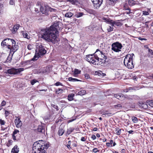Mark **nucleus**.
Segmentation results:
<instances>
[{
	"label": "nucleus",
	"mask_w": 153,
	"mask_h": 153,
	"mask_svg": "<svg viewBox=\"0 0 153 153\" xmlns=\"http://www.w3.org/2000/svg\"><path fill=\"white\" fill-rule=\"evenodd\" d=\"M61 24L60 22L56 21L50 27L42 30L40 32L41 38L48 42L53 44L57 43L59 41L58 30Z\"/></svg>",
	"instance_id": "nucleus-1"
},
{
	"label": "nucleus",
	"mask_w": 153,
	"mask_h": 153,
	"mask_svg": "<svg viewBox=\"0 0 153 153\" xmlns=\"http://www.w3.org/2000/svg\"><path fill=\"white\" fill-rule=\"evenodd\" d=\"M1 46L4 47H7V48L10 49V55L13 56V53L18 49V46L16 44L15 41L13 39H6L1 42Z\"/></svg>",
	"instance_id": "nucleus-2"
},
{
	"label": "nucleus",
	"mask_w": 153,
	"mask_h": 153,
	"mask_svg": "<svg viewBox=\"0 0 153 153\" xmlns=\"http://www.w3.org/2000/svg\"><path fill=\"white\" fill-rule=\"evenodd\" d=\"M46 53V50L42 44L40 43H37L36 45L35 54L31 60L35 61L37 60L41 56L45 54Z\"/></svg>",
	"instance_id": "nucleus-3"
},
{
	"label": "nucleus",
	"mask_w": 153,
	"mask_h": 153,
	"mask_svg": "<svg viewBox=\"0 0 153 153\" xmlns=\"http://www.w3.org/2000/svg\"><path fill=\"white\" fill-rule=\"evenodd\" d=\"M134 55L133 53L131 54H128L126 56L124 59V64L128 69H132L134 67L132 62L133 56Z\"/></svg>",
	"instance_id": "nucleus-4"
},
{
	"label": "nucleus",
	"mask_w": 153,
	"mask_h": 153,
	"mask_svg": "<svg viewBox=\"0 0 153 153\" xmlns=\"http://www.w3.org/2000/svg\"><path fill=\"white\" fill-rule=\"evenodd\" d=\"M95 56H96V60L98 61L99 59H107V56L103 52L100 51L98 50H97L95 53Z\"/></svg>",
	"instance_id": "nucleus-5"
},
{
	"label": "nucleus",
	"mask_w": 153,
	"mask_h": 153,
	"mask_svg": "<svg viewBox=\"0 0 153 153\" xmlns=\"http://www.w3.org/2000/svg\"><path fill=\"white\" fill-rule=\"evenodd\" d=\"M111 46L112 50L115 52H119L121 51V49L122 47V44L118 42L113 43Z\"/></svg>",
	"instance_id": "nucleus-6"
},
{
	"label": "nucleus",
	"mask_w": 153,
	"mask_h": 153,
	"mask_svg": "<svg viewBox=\"0 0 153 153\" xmlns=\"http://www.w3.org/2000/svg\"><path fill=\"white\" fill-rule=\"evenodd\" d=\"M24 70V68H12L7 70V72L10 74H18Z\"/></svg>",
	"instance_id": "nucleus-7"
},
{
	"label": "nucleus",
	"mask_w": 153,
	"mask_h": 153,
	"mask_svg": "<svg viewBox=\"0 0 153 153\" xmlns=\"http://www.w3.org/2000/svg\"><path fill=\"white\" fill-rule=\"evenodd\" d=\"M87 60L90 63L94 65H96L97 64L96 58L95 54H89L86 56Z\"/></svg>",
	"instance_id": "nucleus-8"
},
{
	"label": "nucleus",
	"mask_w": 153,
	"mask_h": 153,
	"mask_svg": "<svg viewBox=\"0 0 153 153\" xmlns=\"http://www.w3.org/2000/svg\"><path fill=\"white\" fill-rule=\"evenodd\" d=\"M94 4V7L97 8L99 7L102 3L103 0H91Z\"/></svg>",
	"instance_id": "nucleus-9"
},
{
	"label": "nucleus",
	"mask_w": 153,
	"mask_h": 153,
	"mask_svg": "<svg viewBox=\"0 0 153 153\" xmlns=\"http://www.w3.org/2000/svg\"><path fill=\"white\" fill-rule=\"evenodd\" d=\"M47 7H49L48 5H45L44 7L42 6L40 7V10L41 11L43 14H44L45 15H48L49 14L48 13V9Z\"/></svg>",
	"instance_id": "nucleus-10"
},
{
	"label": "nucleus",
	"mask_w": 153,
	"mask_h": 153,
	"mask_svg": "<svg viewBox=\"0 0 153 153\" xmlns=\"http://www.w3.org/2000/svg\"><path fill=\"white\" fill-rule=\"evenodd\" d=\"M16 126V127L18 128L21 127L22 125V121L20 120V118L17 117L14 120Z\"/></svg>",
	"instance_id": "nucleus-11"
},
{
	"label": "nucleus",
	"mask_w": 153,
	"mask_h": 153,
	"mask_svg": "<svg viewBox=\"0 0 153 153\" xmlns=\"http://www.w3.org/2000/svg\"><path fill=\"white\" fill-rule=\"evenodd\" d=\"M114 96L117 99L121 101L123 100L126 97L124 95L121 93L114 94Z\"/></svg>",
	"instance_id": "nucleus-12"
},
{
	"label": "nucleus",
	"mask_w": 153,
	"mask_h": 153,
	"mask_svg": "<svg viewBox=\"0 0 153 153\" xmlns=\"http://www.w3.org/2000/svg\"><path fill=\"white\" fill-rule=\"evenodd\" d=\"M114 114L109 112L108 111H106L102 113V115L103 117H108L112 116Z\"/></svg>",
	"instance_id": "nucleus-13"
},
{
	"label": "nucleus",
	"mask_w": 153,
	"mask_h": 153,
	"mask_svg": "<svg viewBox=\"0 0 153 153\" xmlns=\"http://www.w3.org/2000/svg\"><path fill=\"white\" fill-rule=\"evenodd\" d=\"M111 25L112 26H114V25L116 26H120L122 25L121 23L118 22H115L112 20V22H111Z\"/></svg>",
	"instance_id": "nucleus-14"
},
{
	"label": "nucleus",
	"mask_w": 153,
	"mask_h": 153,
	"mask_svg": "<svg viewBox=\"0 0 153 153\" xmlns=\"http://www.w3.org/2000/svg\"><path fill=\"white\" fill-rule=\"evenodd\" d=\"M19 132V131L17 129H15L13 132V138L14 140H16V136H17V134Z\"/></svg>",
	"instance_id": "nucleus-15"
},
{
	"label": "nucleus",
	"mask_w": 153,
	"mask_h": 153,
	"mask_svg": "<svg viewBox=\"0 0 153 153\" xmlns=\"http://www.w3.org/2000/svg\"><path fill=\"white\" fill-rule=\"evenodd\" d=\"M37 131L38 132L41 133H44L45 132V129L44 128L41 126H39L37 128Z\"/></svg>",
	"instance_id": "nucleus-16"
},
{
	"label": "nucleus",
	"mask_w": 153,
	"mask_h": 153,
	"mask_svg": "<svg viewBox=\"0 0 153 153\" xmlns=\"http://www.w3.org/2000/svg\"><path fill=\"white\" fill-rule=\"evenodd\" d=\"M80 70L77 69H75L74 71L73 76L75 77H77L78 74H80Z\"/></svg>",
	"instance_id": "nucleus-17"
},
{
	"label": "nucleus",
	"mask_w": 153,
	"mask_h": 153,
	"mask_svg": "<svg viewBox=\"0 0 153 153\" xmlns=\"http://www.w3.org/2000/svg\"><path fill=\"white\" fill-rule=\"evenodd\" d=\"M19 151V149L18 148V146L16 145L11 150V153H18Z\"/></svg>",
	"instance_id": "nucleus-18"
},
{
	"label": "nucleus",
	"mask_w": 153,
	"mask_h": 153,
	"mask_svg": "<svg viewBox=\"0 0 153 153\" xmlns=\"http://www.w3.org/2000/svg\"><path fill=\"white\" fill-rule=\"evenodd\" d=\"M65 130L61 127L59 128L58 134L59 136H62L64 134Z\"/></svg>",
	"instance_id": "nucleus-19"
},
{
	"label": "nucleus",
	"mask_w": 153,
	"mask_h": 153,
	"mask_svg": "<svg viewBox=\"0 0 153 153\" xmlns=\"http://www.w3.org/2000/svg\"><path fill=\"white\" fill-rule=\"evenodd\" d=\"M74 94H71L68 95V99L69 101H71L73 100L74 97Z\"/></svg>",
	"instance_id": "nucleus-20"
},
{
	"label": "nucleus",
	"mask_w": 153,
	"mask_h": 153,
	"mask_svg": "<svg viewBox=\"0 0 153 153\" xmlns=\"http://www.w3.org/2000/svg\"><path fill=\"white\" fill-rule=\"evenodd\" d=\"M74 130V128H69L68 129L66 132L67 134L68 135H69L70 134L71 132H72Z\"/></svg>",
	"instance_id": "nucleus-21"
},
{
	"label": "nucleus",
	"mask_w": 153,
	"mask_h": 153,
	"mask_svg": "<svg viewBox=\"0 0 153 153\" xmlns=\"http://www.w3.org/2000/svg\"><path fill=\"white\" fill-rule=\"evenodd\" d=\"M153 55V51L152 50L149 48L148 53L147 54V56L149 57H152Z\"/></svg>",
	"instance_id": "nucleus-22"
},
{
	"label": "nucleus",
	"mask_w": 153,
	"mask_h": 153,
	"mask_svg": "<svg viewBox=\"0 0 153 153\" xmlns=\"http://www.w3.org/2000/svg\"><path fill=\"white\" fill-rule=\"evenodd\" d=\"M73 15V13L71 12H68L66 13L65 15V17L67 18H70L72 17Z\"/></svg>",
	"instance_id": "nucleus-23"
},
{
	"label": "nucleus",
	"mask_w": 153,
	"mask_h": 153,
	"mask_svg": "<svg viewBox=\"0 0 153 153\" xmlns=\"http://www.w3.org/2000/svg\"><path fill=\"white\" fill-rule=\"evenodd\" d=\"M84 13L82 12H78L75 15V16L76 18H79L82 16Z\"/></svg>",
	"instance_id": "nucleus-24"
},
{
	"label": "nucleus",
	"mask_w": 153,
	"mask_h": 153,
	"mask_svg": "<svg viewBox=\"0 0 153 153\" xmlns=\"http://www.w3.org/2000/svg\"><path fill=\"white\" fill-rule=\"evenodd\" d=\"M19 25L18 24H17L15 25L13 27V29L12 30V31L13 32H16L18 29L19 28Z\"/></svg>",
	"instance_id": "nucleus-25"
},
{
	"label": "nucleus",
	"mask_w": 153,
	"mask_h": 153,
	"mask_svg": "<svg viewBox=\"0 0 153 153\" xmlns=\"http://www.w3.org/2000/svg\"><path fill=\"white\" fill-rule=\"evenodd\" d=\"M103 20L105 21L107 23L111 25V22H112V20H111L110 19L107 18H103Z\"/></svg>",
	"instance_id": "nucleus-26"
},
{
	"label": "nucleus",
	"mask_w": 153,
	"mask_h": 153,
	"mask_svg": "<svg viewBox=\"0 0 153 153\" xmlns=\"http://www.w3.org/2000/svg\"><path fill=\"white\" fill-rule=\"evenodd\" d=\"M68 80L69 81H72V82H76V81H81V80L78 79H77L73 78L71 77H69L68 78Z\"/></svg>",
	"instance_id": "nucleus-27"
},
{
	"label": "nucleus",
	"mask_w": 153,
	"mask_h": 153,
	"mask_svg": "<svg viewBox=\"0 0 153 153\" xmlns=\"http://www.w3.org/2000/svg\"><path fill=\"white\" fill-rule=\"evenodd\" d=\"M151 12L149 9H148V11H142L143 15L145 16L148 15L149 14V13Z\"/></svg>",
	"instance_id": "nucleus-28"
},
{
	"label": "nucleus",
	"mask_w": 153,
	"mask_h": 153,
	"mask_svg": "<svg viewBox=\"0 0 153 153\" xmlns=\"http://www.w3.org/2000/svg\"><path fill=\"white\" fill-rule=\"evenodd\" d=\"M86 93V91L84 90H82L79 91L78 94V95H83L85 94Z\"/></svg>",
	"instance_id": "nucleus-29"
},
{
	"label": "nucleus",
	"mask_w": 153,
	"mask_h": 153,
	"mask_svg": "<svg viewBox=\"0 0 153 153\" xmlns=\"http://www.w3.org/2000/svg\"><path fill=\"white\" fill-rule=\"evenodd\" d=\"M141 107L143 108L146 109L148 108V105L146 104L145 102H142V104H141Z\"/></svg>",
	"instance_id": "nucleus-30"
},
{
	"label": "nucleus",
	"mask_w": 153,
	"mask_h": 153,
	"mask_svg": "<svg viewBox=\"0 0 153 153\" xmlns=\"http://www.w3.org/2000/svg\"><path fill=\"white\" fill-rule=\"evenodd\" d=\"M22 35H23V37L24 38H26L27 39H29V37L28 36L27 32H26L25 31L23 32Z\"/></svg>",
	"instance_id": "nucleus-31"
},
{
	"label": "nucleus",
	"mask_w": 153,
	"mask_h": 153,
	"mask_svg": "<svg viewBox=\"0 0 153 153\" xmlns=\"http://www.w3.org/2000/svg\"><path fill=\"white\" fill-rule=\"evenodd\" d=\"M48 8H47V9H48V12L49 11L50 12H56L57 11V10L56 9H54V8H53L51 7H47Z\"/></svg>",
	"instance_id": "nucleus-32"
},
{
	"label": "nucleus",
	"mask_w": 153,
	"mask_h": 153,
	"mask_svg": "<svg viewBox=\"0 0 153 153\" xmlns=\"http://www.w3.org/2000/svg\"><path fill=\"white\" fill-rule=\"evenodd\" d=\"M128 4L130 5H133L135 4V2L133 0H129Z\"/></svg>",
	"instance_id": "nucleus-33"
},
{
	"label": "nucleus",
	"mask_w": 153,
	"mask_h": 153,
	"mask_svg": "<svg viewBox=\"0 0 153 153\" xmlns=\"http://www.w3.org/2000/svg\"><path fill=\"white\" fill-rule=\"evenodd\" d=\"M131 119L132 121L134 123H136L137 122V119L136 117H132L131 118Z\"/></svg>",
	"instance_id": "nucleus-34"
},
{
	"label": "nucleus",
	"mask_w": 153,
	"mask_h": 153,
	"mask_svg": "<svg viewBox=\"0 0 153 153\" xmlns=\"http://www.w3.org/2000/svg\"><path fill=\"white\" fill-rule=\"evenodd\" d=\"M63 90L61 88H59L58 89L56 90V92L58 94L59 93H62L63 92Z\"/></svg>",
	"instance_id": "nucleus-35"
},
{
	"label": "nucleus",
	"mask_w": 153,
	"mask_h": 153,
	"mask_svg": "<svg viewBox=\"0 0 153 153\" xmlns=\"http://www.w3.org/2000/svg\"><path fill=\"white\" fill-rule=\"evenodd\" d=\"M67 1L71 2L72 4H74L77 2V0H67Z\"/></svg>",
	"instance_id": "nucleus-36"
},
{
	"label": "nucleus",
	"mask_w": 153,
	"mask_h": 153,
	"mask_svg": "<svg viewBox=\"0 0 153 153\" xmlns=\"http://www.w3.org/2000/svg\"><path fill=\"white\" fill-rule=\"evenodd\" d=\"M38 82V81L36 79H33L31 81L30 83L32 85H33L36 83V82Z\"/></svg>",
	"instance_id": "nucleus-37"
},
{
	"label": "nucleus",
	"mask_w": 153,
	"mask_h": 153,
	"mask_svg": "<svg viewBox=\"0 0 153 153\" xmlns=\"http://www.w3.org/2000/svg\"><path fill=\"white\" fill-rule=\"evenodd\" d=\"M115 132L116 134L117 135H120L121 133V130L120 129H116L115 130Z\"/></svg>",
	"instance_id": "nucleus-38"
},
{
	"label": "nucleus",
	"mask_w": 153,
	"mask_h": 153,
	"mask_svg": "<svg viewBox=\"0 0 153 153\" xmlns=\"http://www.w3.org/2000/svg\"><path fill=\"white\" fill-rule=\"evenodd\" d=\"M27 48L29 50H31L33 48V46L31 45H27Z\"/></svg>",
	"instance_id": "nucleus-39"
},
{
	"label": "nucleus",
	"mask_w": 153,
	"mask_h": 153,
	"mask_svg": "<svg viewBox=\"0 0 153 153\" xmlns=\"http://www.w3.org/2000/svg\"><path fill=\"white\" fill-rule=\"evenodd\" d=\"M113 26H109V27L107 28V30L108 32H111L113 30Z\"/></svg>",
	"instance_id": "nucleus-40"
},
{
	"label": "nucleus",
	"mask_w": 153,
	"mask_h": 153,
	"mask_svg": "<svg viewBox=\"0 0 153 153\" xmlns=\"http://www.w3.org/2000/svg\"><path fill=\"white\" fill-rule=\"evenodd\" d=\"M148 103L150 106L153 107V100H150Z\"/></svg>",
	"instance_id": "nucleus-41"
},
{
	"label": "nucleus",
	"mask_w": 153,
	"mask_h": 153,
	"mask_svg": "<svg viewBox=\"0 0 153 153\" xmlns=\"http://www.w3.org/2000/svg\"><path fill=\"white\" fill-rule=\"evenodd\" d=\"M6 104V102L5 101L3 100L1 102V106H2V107L4 106Z\"/></svg>",
	"instance_id": "nucleus-42"
},
{
	"label": "nucleus",
	"mask_w": 153,
	"mask_h": 153,
	"mask_svg": "<svg viewBox=\"0 0 153 153\" xmlns=\"http://www.w3.org/2000/svg\"><path fill=\"white\" fill-rule=\"evenodd\" d=\"M55 85L57 86H58L59 85L62 86V83H61L60 82H57L56 83H55Z\"/></svg>",
	"instance_id": "nucleus-43"
},
{
	"label": "nucleus",
	"mask_w": 153,
	"mask_h": 153,
	"mask_svg": "<svg viewBox=\"0 0 153 153\" xmlns=\"http://www.w3.org/2000/svg\"><path fill=\"white\" fill-rule=\"evenodd\" d=\"M5 122L4 120H2L1 119H0V124L1 125H4Z\"/></svg>",
	"instance_id": "nucleus-44"
},
{
	"label": "nucleus",
	"mask_w": 153,
	"mask_h": 153,
	"mask_svg": "<svg viewBox=\"0 0 153 153\" xmlns=\"http://www.w3.org/2000/svg\"><path fill=\"white\" fill-rule=\"evenodd\" d=\"M85 77L86 79H88L90 78L89 75L87 74H85Z\"/></svg>",
	"instance_id": "nucleus-45"
},
{
	"label": "nucleus",
	"mask_w": 153,
	"mask_h": 153,
	"mask_svg": "<svg viewBox=\"0 0 153 153\" xmlns=\"http://www.w3.org/2000/svg\"><path fill=\"white\" fill-rule=\"evenodd\" d=\"M10 5H13L15 4L14 1L13 0H10Z\"/></svg>",
	"instance_id": "nucleus-46"
},
{
	"label": "nucleus",
	"mask_w": 153,
	"mask_h": 153,
	"mask_svg": "<svg viewBox=\"0 0 153 153\" xmlns=\"http://www.w3.org/2000/svg\"><path fill=\"white\" fill-rule=\"evenodd\" d=\"M93 152L96 153L97 152H99V151L97 148H95L93 149Z\"/></svg>",
	"instance_id": "nucleus-47"
},
{
	"label": "nucleus",
	"mask_w": 153,
	"mask_h": 153,
	"mask_svg": "<svg viewBox=\"0 0 153 153\" xmlns=\"http://www.w3.org/2000/svg\"><path fill=\"white\" fill-rule=\"evenodd\" d=\"M9 114V112L8 111L5 110V114L6 117H7Z\"/></svg>",
	"instance_id": "nucleus-48"
},
{
	"label": "nucleus",
	"mask_w": 153,
	"mask_h": 153,
	"mask_svg": "<svg viewBox=\"0 0 153 153\" xmlns=\"http://www.w3.org/2000/svg\"><path fill=\"white\" fill-rule=\"evenodd\" d=\"M116 108H117L121 107V105L120 104H118L114 106Z\"/></svg>",
	"instance_id": "nucleus-49"
},
{
	"label": "nucleus",
	"mask_w": 153,
	"mask_h": 153,
	"mask_svg": "<svg viewBox=\"0 0 153 153\" xmlns=\"http://www.w3.org/2000/svg\"><path fill=\"white\" fill-rule=\"evenodd\" d=\"M86 138L85 137H82L81 138V140L82 141H85L86 140Z\"/></svg>",
	"instance_id": "nucleus-50"
},
{
	"label": "nucleus",
	"mask_w": 153,
	"mask_h": 153,
	"mask_svg": "<svg viewBox=\"0 0 153 153\" xmlns=\"http://www.w3.org/2000/svg\"><path fill=\"white\" fill-rule=\"evenodd\" d=\"M91 138L94 140H95L96 138V136L94 135H92L91 136Z\"/></svg>",
	"instance_id": "nucleus-51"
},
{
	"label": "nucleus",
	"mask_w": 153,
	"mask_h": 153,
	"mask_svg": "<svg viewBox=\"0 0 153 153\" xmlns=\"http://www.w3.org/2000/svg\"><path fill=\"white\" fill-rule=\"evenodd\" d=\"M53 106H53V107H54V108L56 109L57 110H59L58 107L57 105H53Z\"/></svg>",
	"instance_id": "nucleus-52"
},
{
	"label": "nucleus",
	"mask_w": 153,
	"mask_h": 153,
	"mask_svg": "<svg viewBox=\"0 0 153 153\" xmlns=\"http://www.w3.org/2000/svg\"><path fill=\"white\" fill-rule=\"evenodd\" d=\"M126 10H129L128 11L126 12V13L127 14H129L131 13L130 9L129 8H128L127 9H126Z\"/></svg>",
	"instance_id": "nucleus-53"
},
{
	"label": "nucleus",
	"mask_w": 153,
	"mask_h": 153,
	"mask_svg": "<svg viewBox=\"0 0 153 153\" xmlns=\"http://www.w3.org/2000/svg\"><path fill=\"white\" fill-rule=\"evenodd\" d=\"M97 128H94L93 129V131H97Z\"/></svg>",
	"instance_id": "nucleus-54"
},
{
	"label": "nucleus",
	"mask_w": 153,
	"mask_h": 153,
	"mask_svg": "<svg viewBox=\"0 0 153 153\" xmlns=\"http://www.w3.org/2000/svg\"><path fill=\"white\" fill-rule=\"evenodd\" d=\"M110 144L109 143H106V145L107 146H109L110 145Z\"/></svg>",
	"instance_id": "nucleus-55"
},
{
	"label": "nucleus",
	"mask_w": 153,
	"mask_h": 153,
	"mask_svg": "<svg viewBox=\"0 0 153 153\" xmlns=\"http://www.w3.org/2000/svg\"><path fill=\"white\" fill-rule=\"evenodd\" d=\"M47 91V89H42V90H39V91Z\"/></svg>",
	"instance_id": "nucleus-56"
},
{
	"label": "nucleus",
	"mask_w": 153,
	"mask_h": 153,
	"mask_svg": "<svg viewBox=\"0 0 153 153\" xmlns=\"http://www.w3.org/2000/svg\"><path fill=\"white\" fill-rule=\"evenodd\" d=\"M111 144H112L113 143V140H111L109 141V142Z\"/></svg>",
	"instance_id": "nucleus-57"
},
{
	"label": "nucleus",
	"mask_w": 153,
	"mask_h": 153,
	"mask_svg": "<svg viewBox=\"0 0 153 153\" xmlns=\"http://www.w3.org/2000/svg\"><path fill=\"white\" fill-rule=\"evenodd\" d=\"M137 78V77H136V76H134V77H133V79L135 80H136V79Z\"/></svg>",
	"instance_id": "nucleus-58"
},
{
	"label": "nucleus",
	"mask_w": 153,
	"mask_h": 153,
	"mask_svg": "<svg viewBox=\"0 0 153 153\" xmlns=\"http://www.w3.org/2000/svg\"><path fill=\"white\" fill-rule=\"evenodd\" d=\"M133 131H133L130 130V131H128V132L129 134H131Z\"/></svg>",
	"instance_id": "nucleus-59"
},
{
	"label": "nucleus",
	"mask_w": 153,
	"mask_h": 153,
	"mask_svg": "<svg viewBox=\"0 0 153 153\" xmlns=\"http://www.w3.org/2000/svg\"><path fill=\"white\" fill-rule=\"evenodd\" d=\"M96 136L97 137H100V135L99 134H96Z\"/></svg>",
	"instance_id": "nucleus-60"
},
{
	"label": "nucleus",
	"mask_w": 153,
	"mask_h": 153,
	"mask_svg": "<svg viewBox=\"0 0 153 153\" xmlns=\"http://www.w3.org/2000/svg\"><path fill=\"white\" fill-rule=\"evenodd\" d=\"M117 0H110V1H112L113 2H114L116 1H117Z\"/></svg>",
	"instance_id": "nucleus-61"
},
{
	"label": "nucleus",
	"mask_w": 153,
	"mask_h": 153,
	"mask_svg": "<svg viewBox=\"0 0 153 153\" xmlns=\"http://www.w3.org/2000/svg\"><path fill=\"white\" fill-rule=\"evenodd\" d=\"M128 91H129V90H128V89H125L124 90V91L126 92H128Z\"/></svg>",
	"instance_id": "nucleus-62"
},
{
	"label": "nucleus",
	"mask_w": 153,
	"mask_h": 153,
	"mask_svg": "<svg viewBox=\"0 0 153 153\" xmlns=\"http://www.w3.org/2000/svg\"><path fill=\"white\" fill-rule=\"evenodd\" d=\"M3 150L1 149H0V153H2Z\"/></svg>",
	"instance_id": "nucleus-63"
},
{
	"label": "nucleus",
	"mask_w": 153,
	"mask_h": 153,
	"mask_svg": "<svg viewBox=\"0 0 153 153\" xmlns=\"http://www.w3.org/2000/svg\"><path fill=\"white\" fill-rule=\"evenodd\" d=\"M113 153H119V152H116V151H113Z\"/></svg>",
	"instance_id": "nucleus-64"
}]
</instances>
